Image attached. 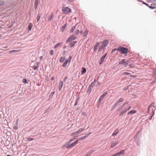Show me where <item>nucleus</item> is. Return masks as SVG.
I'll return each instance as SVG.
<instances>
[{"label":"nucleus","mask_w":156,"mask_h":156,"mask_svg":"<svg viewBox=\"0 0 156 156\" xmlns=\"http://www.w3.org/2000/svg\"><path fill=\"white\" fill-rule=\"evenodd\" d=\"M99 43L101 45H100L98 49V51H100L102 49H104L108 43V41L107 40H105L102 42H99Z\"/></svg>","instance_id":"obj_1"},{"label":"nucleus","mask_w":156,"mask_h":156,"mask_svg":"<svg viewBox=\"0 0 156 156\" xmlns=\"http://www.w3.org/2000/svg\"><path fill=\"white\" fill-rule=\"evenodd\" d=\"M118 50L120 51L122 54H126L128 52V49L122 46H119L117 48Z\"/></svg>","instance_id":"obj_2"},{"label":"nucleus","mask_w":156,"mask_h":156,"mask_svg":"<svg viewBox=\"0 0 156 156\" xmlns=\"http://www.w3.org/2000/svg\"><path fill=\"white\" fill-rule=\"evenodd\" d=\"M62 11L64 14H67L71 12V10L68 7H63L62 8Z\"/></svg>","instance_id":"obj_3"},{"label":"nucleus","mask_w":156,"mask_h":156,"mask_svg":"<svg viewBox=\"0 0 156 156\" xmlns=\"http://www.w3.org/2000/svg\"><path fill=\"white\" fill-rule=\"evenodd\" d=\"M129 62V61L126 60L125 59H123L119 62V64H123V65L126 66L128 65Z\"/></svg>","instance_id":"obj_4"},{"label":"nucleus","mask_w":156,"mask_h":156,"mask_svg":"<svg viewBox=\"0 0 156 156\" xmlns=\"http://www.w3.org/2000/svg\"><path fill=\"white\" fill-rule=\"evenodd\" d=\"M125 108L123 109L120 114L119 115V116L122 115L123 114L125 113L127 111L129 110L131 108V107L130 106H128L127 107L126 106Z\"/></svg>","instance_id":"obj_5"},{"label":"nucleus","mask_w":156,"mask_h":156,"mask_svg":"<svg viewBox=\"0 0 156 156\" xmlns=\"http://www.w3.org/2000/svg\"><path fill=\"white\" fill-rule=\"evenodd\" d=\"M84 130V128H81L79 129L76 132L73 133H71V136H73L74 135H76V134H78L82 132Z\"/></svg>","instance_id":"obj_6"},{"label":"nucleus","mask_w":156,"mask_h":156,"mask_svg":"<svg viewBox=\"0 0 156 156\" xmlns=\"http://www.w3.org/2000/svg\"><path fill=\"white\" fill-rule=\"evenodd\" d=\"M95 84V83L94 82H92L90 84L89 86L88 89H87V91L89 92H91V89L94 86Z\"/></svg>","instance_id":"obj_7"},{"label":"nucleus","mask_w":156,"mask_h":156,"mask_svg":"<svg viewBox=\"0 0 156 156\" xmlns=\"http://www.w3.org/2000/svg\"><path fill=\"white\" fill-rule=\"evenodd\" d=\"M148 7L149 8L151 9H154L156 8V0L154 1V3L151 4L150 5H149Z\"/></svg>","instance_id":"obj_8"},{"label":"nucleus","mask_w":156,"mask_h":156,"mask_svg":"<svg viewBox=\"0 0 156 156\" xmlns=\"http://www.w3.org/2000/svg\"><path fill=\"white\" fill-rule=\"evenodd\" d=\"M119 142L118 141H115L111 143V147L112 148L117 145L119 143Z\"/></svg>","instance_id":"obj_9"},{"label":"nucleus","mask_w":156,"mask_h":156,"mask_svg":"<svg viewBox=\"0 0 156 156\" xmlns=\"http://www.w3.org/2000/svg\"><path fill=\"white\" fill-rule=\"evenodd\" d=\"M81 26L79 25L77 27L78 29H77L75 31V34L76 35L77 34L79 33H80V30L81 29Z\"/></svg>","instance_id":"obj_10"},{"label":"nucleus","mask_w":156,"mask_h":156,"mask_svg":"<svg viewBox=\"0 0 156 156\" xmlns=\"http://www.w3.org/2000/svg\"><path fill=\"white\" fill-rule=\"evenodd\" d=\"M106 54H105V55H103L100 58V61H99V64H101L103 62L105 57Z\"/></svg>","instance_id":"obj_11"},{"label":"nucleus","mask_w":156,"mask_h":156,"mask_svg":"<svg viewBox=\"0 0 156 156\" xmlns=\"http://www.w3.org/2000/svg\"><path fill=\"white\" fill-rule=\"evenodd\" d=\"M63 85V82L62 81H60L59 84L58 89L59 90H60L62 88V86Z\"/></svg>","instance_id":"obj_12"},{"label":"nucleus","mask_w":156,"mask_h":156,"mask_svg":"<svg viewBox=\"0 0 156 156\" xmlns=\"http://www.w3.org/2000/svg\"><path fill=\"white\" fill-rule=\"evenodd\" d=\"M122 154H124V150H121L120 151L115 154V155H116V156H117Z\"/></svg>","instance_id":"obj_13"},{"label":"nucleus","mask_w":156,"mask_h":156,"mask_svg":"<svg viewBox=\"0 0 156 156\" xmlns=\"http://www.w3.org/2000/svg\"><path fill=\"white\" fill-rule=\"evenodd\" d=\"M75 37L74 35H71L68 38L69 41H71L72 40H74Z\"/></svg>","instance_id":"obj_14"},{"label":"nucleus","mask_w":156,"mask_h":156,"mask_svg":"<svg viewBox=\"0 0 156 156\" xmlns=\"http://www.w3.org/2000/svg\"><path fill=\"white\" fill-rule=\"evenodd\" d=\"M79 141V140H77L76 141H75L74 142L71 144V145L72 147L75 146L77 143H78V142Z\"/></svg>","instance_id":"obj_15"},{"label":"nucleus","mask_w":156,"mask_h":156,"mask_svg":"<svg viewBox=\"0 0 156 156\" xmlns=\"http://www.w3.org/2000/svg\"><path fill=\"white\" fill-rule=\"evenodd\" d=\"M100 45V44L99 43H97L95 45L94 47V51H95L98 47V46Z\"/></svg>","instance_id":"obj_16"},{"label":"nucleus","mask_w":156,"mask_h":156,"mask_svg":"<svg viewBox=\"0 0 156 156\" xmlns=\"http://www.w3.org/2000/svg\"><path fill=\"white\" fill-rule=\"evenodd\" d=\"M94 150L93 149L90 150L89 152L85 156H90L91 154L94 152Z\"/></svg>","instance_id":"obj_17"},{"label":"nucleus","mask_w":156,"mask_h":156,"mask_svg":"<svg viewBox=\"0 0 156 156\" xmlns=\"http://www.w3.org/2000/svg\"><path fill=\"white\" fill-rule=\"evenodd\" d=\"M119 131L118 129H116L115 131L112 134L113 136H116L118 134Z\"/></svg>","instance_id":"obj_18"},{"label":"nucleus","mask_w":156,"mask_h":156,"mask_svg":"<svg viewBox=\"0 0 156 156\" xmlns=\"http://www.w3.org/2000/svg\"><path fill=\"white\" fill-rule=\"evenodd\" d=\"M136 111L134 110H131L129 111L128 113H127V114L128 115H129V114H133V113H136Z\"/></svg>","instance_id":"obj_19"},{"label":"nucleus","mask_w":156,"mask_h":156,"mask_svg":"<svg viewBox=\"0 0 156 156\" xmlns=\"http://www.w3.org/2000/svg\"><path fill=\"white\" fill-rule=\"evenodd\" d=\"M67 144H66L64 146V147H66L67 149L70 148L72 147L71 144H68L67 146H66V145Z\"/></svg>","instance_id":"obj_20"},{"label":"nucleus","mask_w":156,"mask_h":156,"mask_svg":"<svg viewBox=\"0 0 156 156\" xmlns=\"http://www.w3.org/2000/svg\"><path fill=\"white\" fill-rule=\"evenodd\" d=\"M62 44V43H59L57 44L54 47V48H56L59 47L61 45V44Z\"/></svg>","instance_id":"obj_21"},{"label":"nucleus","mask_w":156,"mask_h":156,"mask_svg":"<svg viewBox=\"0 0 156 156\" xmlns=\"http://www.w3.org/2000/svg\"><path fill=\"white\" fill-rule=\"evenodd\" d=\"M32 24L31 23H30L28 26V30L29 31L31 30L32 27Z\"/></svg>","instance_id":"obj_22"},{"label":"nucleus","mask_w":156,"mask_h":156,"mask_svg":"<svg viewBox=\"0 0 156 156\" xmlns=\"http://www.w3.org/2000/svg\"><path fill=\"white\" fill-rule=\"evenodd\" d=\"M65 60V57H61L60 58L59 61L60 62H63Z\"/></svg>","instance_id":"obj_23"},{"label":"nucleus","mask_w":156,"mask_h":156,"mask_svg":"<svg viewBox=\"0 0 156 156\" xmlns=\"http://www.w3.org/2000/svg\"><path fill=\"white\" fill-rule=\"evenodd\" d=\"M53 16V13H52L51 15L50 16H48V21L49 22H50L51 21V20L52 17Z\"/></svg>","instance_id":"obj_24"},{"label":"nucleus","mask_w":156,"mask_h":156,"mask_svg":"<svg viewBox=\"0 0 156 156\" xmlns=\"http://www.w3.org/2000/svg\"><path fill=\"white\" fill-rule=\"evenodd\" d=\"M88 33V31L87 30H85V31L84 32L83 34L84 37L86 36L87 35V34Z\"/></svg>","instance_id":"obj_25"},{"label":"nucleus","mask_w":156,"mask_h":156,"mask_svg":"<svg viewBox=\"0 0 156 156\" xmlns=\"http://www.w3.org/2000/svg\"><path fill=\"white\" fill-rule=\"evenodd\" d=\"M66 24H65L64 25H63L61 28V30L62 32H63L64 30L66 28Z\"/></svg>","instance_id":"obj_26"},{"label":"nucleus","mask_w":156,"mask_h":156,"mask_svg":"<svg viewBox=\"0 0 156 156\" xmlns=\"http://www.w3.org/2000/svg\"><path fill=\"white\" fill-rule=\"evenodd\" d=\"M76 41H74L73 42H72L71 43L70 45V47H73L75 44L76 43Z\"/></svg>","instance_id":"obj_27"},{"label":"nucleus","mask_w":156,"mask_h":156,"mask_svg":"<svg viewBox=\"0 0 156 156\" xmlns=\"http://www.w3.org/2000/svg\"><path fill=\"white\" fill-rule=\"evenodd\" d=\"M38 0H36L35 2V9H36L38 7Z\"/></svg>","instance_id":"obj_28"},{"label":"nucleus","mask_w":156,"mask_h":156,"mask_svg":"<svg viewBox=\"0 0 156 156\" xmlns=\"http://www.w3.org/2000/svg\"><path fill=\"white\" fill-rule=\"evenodd\" d=\"M75 27L76 26L72 27L70 30V32L71 33L73 32L75 29Z\"/></svg>","instance_id":"obj_29"},{"label":"nucleus","mask_w":156,"mask_h":156,"mask_svg":"<svg viewBox=\"0 0 156 156\" xmlns=\"http://www.w3.org/2000/svg\"><path fill=\"white\" fill-rule=\"evenodd\" d=\"M86 69L85 68H82V71H81V73L82 74H83L84 73H85L86 72Z\"/></svg>","instance_id":"obj_30"},{"label":"nucleus","mask_w":156,"mask_h":156,"mask_svg":"<svg viewBox=\"0 0 156 156\" xmlns=\"http://www.w3.org/2000/svg\"><path fill=\"white\" fill-rule=\"evenodd\" d=\"M20 50H12V51H9V53H11V52H15V53H16V52H19V51H20Z\"/></svg>","instance_id":"obj_31"},{"label":"nucleus","mask_w":156,"mask_h":156,"mask_svg":"<svg viewBox=\"0 0 156 156\" xmlns=\"http://www.w3.org/2000/svg\"><path fill=\"white\" fill-rule=\"evenodd\" d=\"M91 132H89L88 133H87L84 136V138L85 139L89 135L91 134Z\"/></svg>","instance_id":"obj_32"},{"label":"nucleus","mask_w":156,"mask_h":156,"mask_svg":"<svg viewBox=\"0 0 156 156\" xmlns=\"http://www.w3.org/2000/svg\"><path fill=\"white\" fill-rule=\"evenodd\" d=\"M91 132H89L88 133H87L84 136V138L85 139L89 135L91 134Z\"/></svg>","instance_id":"obj_33"},{"label":"nucleus","mask_w":156,"mask_h":156,"mask_svg":"<svg viewBox=\"0 0 156 156\" xmlns=\"http://www.w3.org/2000/svg\"><path fill=\"white\" fill-rule=\"evenodd\" d=\"M41 15L39 14H38L37 16V21L38 22L40 19Z\"/></svg>","instance_id":"obj_34"},{"label":"nucleus","mask_w":156,"mask_h":156,"mask_svg":"<svg viewBox=\"0 0 156 156\" xmlns=\"http://www.w3.org/2000/svg\"><path fill=\"white\" fill-rule=\"evenodd\" d=\"M124 100V99L123 98H120L117 101L119 103H120V102H122Z\"/></svg>","instance_id":"obj_35"},{"label":"nucleus","mask_w":156,"mask_h":156,"mask_svg":"<svg viewBox=\"0 0 156 156\" xmlns=\"http://www.w3.org/2000/svg\"><path fill=\"white\" fill-rule=\"evenodd\" d=\"M123 107H122V105L119 106L117 109V111H119L122 109V108Z\"/></svg>","instance_id":"obj_36"},{"label":"nucleus","mask_w":156,"mask_h":156,"mask_svg":"<svg viewBox=\"0 0 156 156\" xmlns=\"http://www.w3.org/2000/svg\"><path fill=\"white\" fill-rule=\"evenodd\" d=\"M49 54L50 55H53L54 54V51L52 50H50V51Z\"/></svg>","instance_id":"obj_37"},{"label":"nucleus","mask_w":156,"mask_h":156,"mask_svg":"<svg viewBox=\"0 0 156 156\" xmlns=\"http://www.w3.org/2000/svg\"><path fill=\"white\" fill-rule=\"evenodd\" d=\"M23 83H28L27 80L26 79H23Z\"/></svg>","instance_id":"obj_38"},{"label":"nucleus","mask_w":156,"mask_h":156,"mask_svg":"<svg viewBox=\"0 0 156 156\" xmlns=\"http://www.w3.org/2000/svg\"><path fill=\"white\" fill-rule=\"evenodd\" d=\"M104 97L101 95L99 98V101H101L102 100Z\"/></svg>","instance_id":"obj_39"},{"label":"nucleus","mask_w":156,"mask_h":156,"mask_svg":"<svg viewBox=\"0 0 156 156\" xmlns=\"http://www.w3.org/2000/svg\"><path fill=\"white\" fill-rule=\"evenodd\" d=\"M67 62H65L63 64V65H62V66L63 67H65L67 64Z\"/></svg>","instance_id":"obj_40"},{"label":"nucleus","mask_w":156,"mask_h":156,"mask_svg":"<svg viewBox=\"0 0 156 156\" xmlns=\"http://www.w3.org/2000/svg\"><path fill=\"white\" fill-rule=\"evenodd\" d=\"M84 139H85L84 138V136H82L81 137L79 138L78 140H84Z\"/></svg>","instance_id":"obj_41"},{"label":"nucleus","mask_w":156,"mask_h":156,"mask_svg":"<svg viewBox=\"0 0 156 156\" xmlns=\"http://www.w3.org/2000/svg\"><path fill=\"white\" fill-rule=\"evenodd\" d=\"M128 103V101H126L123 104L122 106V107H123L124 106H125Z\"/></svg>","instance_id":"obj_42"},{"label":"nucleus","mask_w":156,"mask_h":156,"mask_svg":"<svg viewBox=\"0 0 156 156\" xmlns=\"http://www.w3.org/2000/svg\"><path fill=\"white\" fill-rule=\"evenodd\" d=\"M130 74L129 73H127V72H124L122 74V75H130Z\"/></svg>","instance_id":"obj_43"},{"label":"nucleus","mask_w":156,"mask_h":156,"mask_svg":"<svg viewBox=\"0 0 156 156\" xmlns=\"http://www.w3.org/2000/svg\"><path fill=\"white\" fill-rule=\"evenodd\" d=\"M129 66L131 68H133L135 67L133 64H130L129 65Z\"/></svg>","instance_id":"obj_44"},{"label":"nucleus","mask_w":156,"mask_h":156,"mask_svg":"<svg viewBox=\"0 0 156 156\" xmlns=\"http://www.w3.org/2000/svg\"><path fill=\"white\" fill-rule=\"evenodd\" d=\"M78 99L76 100V101L75 103L74 104V106H76V105H77L78 103Z\"/></svg>","instance_id":"obj_45"},{"label":"nucleus","mask_w":156,"mask_h":156,"mask_svg":"<svg viewBox=\"0 0 156 156\" xmlns=\"http://www.w3.org/2000/svg\"><path fill=\"white\" fill-rule=\"evenodd\" d=\"M73 140V139H71L70 140H69V141L67 142V144H70Z\"/></svg>","instance_id":"obj_46"},{"label":"nucleus","mask_w":156,"mask_h":156,"mask_svg":"<svg viewBox=\"0 0 156 156\" xmlns=\"http://www.w3.org/2000/svg\"><path fill=\"white\" fill-rule=\"evenodd\" d=\"M107 92H104L103 94L102 95L104 97L107 94Z\"/></svg>","instance_id":"obj_47"},{"label":"nucleus","mask_w":156,"mask_h":156,"mask_svg":"<svg viewBox=\"0 0 156 156\" xmlns=\"http://www.w3.org/2000/svg\"><path fill=\"white\" fill-rule=\"evenodd\" d=\"M142 3L146 5H147V6H149V5L147 4V3L144 2V1H142Z\"/></svg>","instance_id":"obj_48"},{"label":"nucleus","mask_w":156,"mask_h":156,"mask_svg":"<svg viewBox=\"0 0 156 156\" xmlns=\"http://www.w3.org/2000/svg\"><path fill=\"white\" fill-rule=\"evenodd\" d=\"M27 140H28L29 141H31V140H34V139L33 138H28Z\"/></svg>","instance_id":"obj_49"},{"label":"nucleus","mask_w":156,"mask_h":156,"mask_svg":"<svg viewBox=\"0 0 156 156\" xmlns=\"http://www.w3.org/2000/svg\"><path fill=\"white\" fill-rule=\"evenodd\" d=\"M71 61V58L69 59H67L65 61L66 62H67V63H68V62H70Z\"/></svg>","instance_id":"obj_50"},{"label":"nucleus","mask_w":156,"mask_h":156,"mask_svg":"<svg viewBox=\"0 0 156 156\" xmlns=\"http://www.w3.org/2000/svg\"><path fill=\"white\" fill-rule=\"evenodd\" d=\"M38 68V67L37 66H34V68H33V69L34 70H36Z\"/></svg>","instance_id":"obj_51"},{"label":"nucleus","mask_w":156,"mask_h":156,"mask_svg":"<svg viewBox=\"0 0 156 156\" xmlns=\"http://www.w3.org/2000/svg\"><path fill=\"white\" fill-rule=\"evenodd\" d=\"M13 129H18V127L17 126H15L13 127Z\"/></svg>","instance_id":"obj_52"},{"label":"nucleus","mask_w":156,"mask_h":156,"mask_svg":"<svg viewBox=\"0 0 156 156\" xmlns=\"http://www.w3.org/2000/svg\"><path fill=\"white\" fill-rule=\"evenodd\" d=\"M116 50H117V49H116V48H114V49H113L112 51V53H113Z\"/></svg>","instance_id":"obj_53"},{"label":"nucleus","mask_w":156,"mask_h":156,"mask_svg":"<svg viewBox=\"0 0 156 156\" xmlns=\"http://www.w3.org/2000/svg\"><path fill=\"white\" fill-rule=\"evenodd\" d=\"M67 77H66H66L64 78V80H63L64 82H65L66 81V80H67Z\"/></svg>","instance_id":"obj_54"},{"label":"nucleus","mask_w":156,"mask_h":156,"mask_svg":"<svg viewBox=\"0 0 156 156\" xmlns=\"http://www.w3.org/2000/svg\"><path fill=\"white\" fill-rule=\"evenodd\" d=\"M119 103L117 101L115 104L117 106V105H118V104Z\"/></svg>","instance_id":"obj_55"},{"label":"nucleus","mask_w":156,"mask_h":156,"mask_svg":"<svg viewBox=\"0 0 156 156\" xmlns=\"http://www.w3.org/2000/svg\"><path fill=\"white\" fill-rule=\"evenodd\" d=\"M82 115H86V113L84 112H83L82 113Z\"/></svg>","instance_id":"obj_56"},{"label":"nucleus","mask_w":156,"mask_h":156,"mask_svg":"<svg viewBox=\"0 0 156 156\" xmlns=\"http://www.w3.org/2000/svg\"><path fill=\"white\" fill-rule=\"evenodd\" d=\"M116 106V105H115V104H114L113 105V108H115Z\"/></svg>","instance_id":"obj_57"},{"label":"nucleus","mask_w":156,"mask_h":156,"mask_svg":"<svg viewBox=\"0 0 156 156\" xmlns=\"http://www.w3.org/2000/svg\"><path fill=\"white\" fill-rule=\"evenodd\" d=\"M151 107V105L148 106V109H150Z\"/></svg>","instance_id":"obj_58"},{"label":"nucleus","mask_w":156,"mask_h":156,"mask_svg":"<svg viewBox=\"0 0 156 156\" xmlns=\"http://www.w3.org/2000/svg\"><path fill=\"white\" fill-rule=\"evenodd\" d=\"M43 58V57L42 56H41L40 57V59L41 60H42V58Z\"/></svg>","instance_id":"obj_59"},{"label":"nucleus","mask_w":156,"mask_h":156,"mask_svg":"<svg viewBox=\"0 0 156 156\" xmlns=\"http://www.w3.org/2000/svg\"><path fill=\"white\" fill-rule=\"evenodd\" d=\"M51 80H53L54 79V77H52L51 78Z\"/></svg>","instance_id":"obj_60"},{"label":"nucleus","mask_w":156,"mask_h":156,"mask_svg":"<svg viewBox=\"0 0 156 156\" xmlns=\"http://www.w3.org/2000/svg\"><path fill=\"white\" fill-rule=\"evenodd\" d=\"M68 0L70 2H72L74 0Z\"/></svg>","instance_id":"obj_61"},{"label":"nucleus","mask_w":156,"mask_h":156,"mask_svg":"<svg viewBox=\"0 0 156 156\" xmlns=\"http://www.w3.org/2000/svg\"><path fill=\"white\" fill-rule=\"evenodd\" d=\"M19 122V119H18L16 121V122L18 123Z\"/></svg>","instance_id":"obj_62"},{"label":"nucleus","mask_w":156,"mask_h":156,"mask_svg":"<svg viewBox=\"0 0 156 156\" xmlns=\"http://www.w3.org/2000/svg\"><path fill=\"white\" fill-rule=\"evenodd\" d=\"M80 34H82V33L83 32L82 31H81L80 30Z\"/></svg>","instance_id":"obj_63"},{"label":"nucleus","mask_w":156,"mask_h":156,"mask_svg":"<svg viewBox=\"0 0 156 156\" xmlns=\"http://www.w3.org/2000/svg\"><path fill=\"white\" fill-rule=\"evenodd\" d=\"M80 34H82V33L83 32L82 31H81L80 30Z\"/></svg>","instance_id":"obj_64"}]
</instances>
